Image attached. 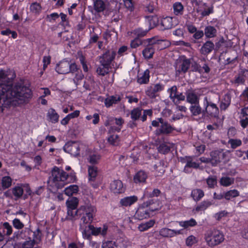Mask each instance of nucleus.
<instances>
[{
	"label": "nucleus",
	"instance_id": "7",
	"mask_svg": "<svg viewBox=\"0 0 248 248\" xmlns=\"http://www.w3.org/2000/svg\"><path fill=\"white\" fill-rule=\"evenodd\" d=\"M78 70V66L75 62L71 63L70 61L65 59L57 64L56 71L59 74H66L70 72L74 73Z\"/></svg>",
	"mask_w": 248,
	"mask_h": 248
},
{
	"label": "nucleus",
	"instance_id": "8",
	"mask_svg": "<svg viewBox=\"0 0 248 248\" xmlns=\"http://www.w3.org/2000/svg\"><path fill=\"white\" fill-rule=\"evenodd\" d=\"M108 225L107 224L103 225L102 227H94V225L90 224L88 225L86 229V233L90 235L89 238L85 237L84 236H82L84 239L91 240L92 239V235L98 236L101 235L103 237L106 236L107 235L108 230Z\"/></svg>",
	"mask_w": 248,
	"mask_h": 248
},
{
	"label": "nucleus",
	"instance_id": "4",
	"mask_svg": "<svg viewBox=\"0 0 248 248\" xmlns=\"http://www.w3.org/2000/svg\"><path fill=\"white\" fill-rule=\"evenodd\" d=\"M151 124L153 127L156 128L155 133L157 136L173 135H175L174 132L180 131L169 123L167 120L162 117L156 118L155 120L152 121Z\"/></svg>",
	"mask_w": 248,
	"mask_h": 248
},
{
	"label": "nucleus",
	"instance_id": "35",
	"mask_svg": "<svg viewBox=\"0 0 248 248\" xmlns=\"http://www.w3.org/2000/svg\"><path fill=\"white\" fill-rule=\"evenodd\" d=\"M189 109L193 116H198L202 113L203 114V109L200 105V102L191 105Z\"/></svg>",
	"mask_w": 248,
	"mask_h": 248
},
{
	"label": "nucleus",
	"instance_id": "47",
	"mask_svg": "<svg viewBox=\"0 0 248 248\" xmlns=\"http://www.w3.org/2000/svg\"><path fill=\"white\" fill-rule=\"evenodd\" d=\"M234 182V179L228 176L222 177L220 179V184L223 186H229L233 184Z\"/></svg>",
	"mask_w": 248,
	"mask_h": 248
},
{
	"label": "nucleus",
	"instance_id": "24",
	"mask_svg": "<svg viewBox=\"0 0 248 248\" xmlns=\"http://www.w3.org/2000/svg\"><path fill=\"white\" fill-rule=\"evenodd\" d=\"M173 147V144L170 142H163L157 147L158 151L162 154H168Z\"/></svg>",
	"mask_w": 248,
	"mask_h": 248
},
{
	"label": "nucleus",
	"instance_id": "20",
	"mask_svg": "<svg viewBox=\"0 0 248 248\" xmlns=\"http://www.w3.org/2000/svg\"><path fill=\"white\" fill-rule=\"evenodd\" d=\"M110 189L114 193L121 194L125 191V187L121 180H117L112 181L110 186Z\"/></svg>",
	"mask_w": 248,
	"mask_h": 248
},
{
	"label": "nucleus",
	"instance_id": "61",
	"mask_svg": "<svg viewBox=\"0 0 248 248\" xmlns=\"http://www.w3.org/2000/svg\"><path fill=\"white\" fill-rule=\"evenodd\" d=\"M147 31L144 30L141 28H138L132 31V33L135 35L136 37L140 38V37L145 36L146 35Z\"/></svg>",
	"mask_w": 248,
	"mask_h": 248
},
{
	"label": "nucleus",
	"instance_id": "40",
	"mask_svg": "<svg viewBox=\"0 0 248 248\" xmlns=\"http://www.w3.org/2000/svg\"><path fill=\"white\" fill-rule=\"evenodd\" d=\"M110 67L107 64L100 63V65L96 69V72L100 76H105L109 73Z\"/></svg>",
	"mask_w": 248,
	"mask_h": 248
},
{
	"label": "nucleus",
	"instance_id": "1",
	"mask_svg": "<svg viewBox=\"0 0 248 248\" xmlns=\"http://www.w3.org/2000/svg\"><path fill=\"white\" fill-rule=\"evenodd\" d=\"M7 71L0 70V109L2 107H9L14 99L19 100L23 103H28L32 98V92L31 89V84H25L21 80L13 83L16 77L14 73L11 78H8ZM3 111V108H1Z\"/></svg>",
	"mask_w": 248,
	"mask_h": 248
},
{
	"label": "nucleus",
	"instance_id": "11",
	"mask_svg": "<svg viewBox=\"0 0 248 248\" xmlns=\"http://www.w3.org/2000/svg\"><path fill=\"white\" fill-rule=\"evenodd\" d=\"M193 156H186L184 157L181 158V162L182 163H186L183 170L185 173H191L192 171L191 168L197 169L199 168V163L193 161Z\"/></svg>",
	"mask_w": 248,
	"mask_h": 248
},
{
	"label": "nucleus",
	"instance_id": "63",
	"mask_svg": "<svg viewBox=\"0 0 248 248\" xmlns=\"http://www.w3.org/2000/svg\"><path fill=\"white\" fill-rule=\"evenodd\" d=\"M59 16L61 17V22L60 23V25L64 27L70 26L69 22L67 18V15L63 13H61L59 15Z\"/></svg>",
	"mask_w": 248,
	"mask_h": 248
},
{
	"label": "nucleus",
	"instance_id": "3",
	"mask_svg": "<svg viewBox=\"0 0 248 248\" xmlns=\"http://www.w3.org/2000/svg\"><path fill=\"white\" fill-rule=\"evenodd\" d=\"M96 213V207L91 204L80 206L77 209L78 217L79 219V230L82 233V236L89 238L90 234L86 232L88 225L93 222Z\"/></svg>",
	"mask_w": 248,
	"mask_h": 248
},
{
	"label": "nucleus",
	"instance_id": "41",
	"mask_svg": "<svg viewBox=\"0 0 248 248\" xmlns=\"http://www.w3.org/2000/svg\"><path fill=\"white\" fill-rule=\"evenodd\" d=\"M155 47H157L160 50L164 49L169 47L170 43L167 40H156L155 39Z\"/></svg>",
	"mask_w": 248,
	"mask_h": 248
},
{
	"label": "nucleus",
	"instance_id": "44",
	"mask_svg": "<svg viewBox=\"0 0 248 248\" xmlns=\"http://www.w3.org/2000/svg\"><path fill=\"white\" fill-rule=\"evenodd\" d=\"M146 39H141L138 37H135L130 42V46L132 48H136L140 46H145Z\"/></svg>",
	"mask_w": 248,
	"mask_h": 248
},
{
	"label": "nucleus",
	"instance_id": "43",
	"mask_svg": "<svg viewBox=\"0 0 248 248\" xmlns=\"http://www.w3.org/2000/svg\"><path fill=\"white\" fill-rule=\"evenodd\" d=\"M78 191V187L77 185H72L66 187L64 190V194L68 196H71L77 194Z\"/></svg>",
	"mask_w": 248,
	"mask_h": 248
},
{
	"label": "nucleus",
	"instance_id": "36",
	"mask_svg": "<svg viewBox=\"0 0 248 248\" xmlns=\"http://www.w3.org/2000/svg\"><path fill=\"white\" fill-rule=\"evenodd\" d=\"M204 196L203 191L200 188L194 189L191 193V196L196 202H198Z\"/></svg>",
	"mask_w": 248,
	"mask_h": 248
},
{
	"label": "nucleus",
	"instance_id": "48",
	"mask_svg": "<svg viewBox=\"0 0 248 248\" xmlns=\"http://www.w3.org/2000/svg\"><path fill=\"white\" fill-rule=\"evenodd\" d=\"M239 192L236 189H232L226 191L224 193V198L226 200H230L231 198H236L239 196Z\"/></svg>",
	"mask_w": 248,
	"mask_h": 248
},
{
	"label": "nucleus",
	"instance_id": "28",
	"mask_svg": "<svg viewBox=\"0 0 248 248\" xmlns=\"http://www.w3.org/2000/svg\"><path fill=\"white\" fill-rule=\"evenodd\" d=\"M144 202H147L148 205H147V207L150 214L154 211L158 210L160 208L158 201L155 199H150Z\"/></svg>",
	"mask_w": 248,
	"mask_h": 248
},
{
	"label": "nucleus",
	"instance_id": "59",
	"mask_svg": "<svg viewBox=\"0 0 248 248\" xmlns=\"http://www.w3.org/2000/svg\"><path fill=\"white\" fill-rule=\"evenodd\" d=\"M245 82V78L242 75L235 76L233 80L232 81V83L235 84L236 86L244 84Z\"/></svg>",
	"mask_w": 248,
	"mask_h": 248
},
{
	"label": "nucleus",
	"instance_id": "6",
	"mask_svg": "<svg viewBox=\"0 0 248 248\" xmlns=\"http://www.w3.org/2000/svg\"><path fill=\"white\" fill-rule=\"evenodd\" d=\"M203 115L211 118H217L219 116V108L217 105L213 103L211 99L207 96L203 98Z\"/></svg>",
	"mask_w": 248,
	"mask_h": 248
},
{
	"label": "nucleus",
	"instance_id": "54",
	"mask_svg": "<svg viewBox=\"0 0 248 248\" xmlns=\"http://www.w3.org/2000/svg\"><path fill=\"white\" fill-rule=\"evenodd\" d=\"M206 181L209 188H214L217 185V179L216 176H209Z\"/></svg>",
	"mask_w": 248,
	"mask_h": 248
},
{
	"label": "nucleus",
	"instance_id": "45",
	"mask_svg": "<svg viewBox=\"0 0 248 248\" xmlns=\"http://www.w3.org/2000/svg\"><path fill=\"white\" fill-rule=\"evenodd\" d=\"M155 224V220L154 219H150L145 223L140 224L138 228L140 232H144L153 227Z\"/></svg>",
	"mask_w": 248,
	"mask_h": 248
},
{
	"label": "nucleus",
	"instance_id": "2",
	"mask_svg": "<svg viewBox=\"0 0 248 248\" xmlns=\"http://www.w3.org/2000/svg\"><path fill=\"white\" fill-rule=\"evenodd\" d=\"M65 170H71V171L67 173L57 166H54L52 169L47 181L48 188L52 192H55L68 183L76 182L77 180L76 173L73 170H71V167L66 166Z\"/></svg>",
	"mask_w": 248,
	"mask_h": 248
},
{
	"label": "nucleus",
	"instance_id": "62",
	"mask_svg": "<svg viewBox=\"0 0 248 248\" xmlns=\"http://www.w3.org/2000/svg\"><path fill=\"white\" fill-rule=\"evenodd\" d=\"M102 248H119V247L116 242L107 241L103 243Z\"/></svg>",
	"mask_w": 248,
	"mask_h": 248
},
{
	"label": "nucleus",
	"instance_id": "53",
	"mask_svg": "<svg viewBox=\"0 0 248 248\" xmlns=\"http://www.w3.org/2000/svg\"><path fill=\"white\" fill-rule=\"evenodd\" d=\"M2 229L3 233L7 236H9L13 232L12 227L8 222H5L3 223Z\"/></svg>",
	"mask_w": 248,
	"mask_h": 248
},
{
	"label": "nucleus",
	"instance_id": "5",
	"mask_svg": "<svg viewBox=\"0 0 248 248\" xmlns=\"http://www.w3.org/2000/svg\"><path fill=\"white\" fill-rule=\"evenodd\" d=\"M204 239L209 247L214 248L222 243L225 238L222 231L215 228H211L205 232Z\"/></svg>",
	"mask_w": 248,
	"mask_h": 248
},
{
	"label": "nucleus",
	"instance_id": "13",
	"mask_svg": "<svg viewBox=\"0 0 248 248\" xmlns=\"http://www.w3.org/2000/svg\"><path fill=\"white\" fill-rule=\"evenodd\" d=\"M147 202H143L138 208L135 216L139 220L146 219L150 217L151 214L147 207Z\"/></svg>",
	"mask_w": 248,
	"mask_h": 248
},
{
	"label": "nucleus",
	"instance_id": "17",
	"mask_svg": "<svg viewBox=\"0 0 248 248\" xmlns=\"http://www.w3.org/2000/svg\"><path fill=\"white\" fill-rule=\"evenodd\" d=\"M25 234L27 235V239H31L35 243H38L41 240V231L39 228L34 232L30 229H26Z\"/></svg>",
	"mask_w": 248,
	"mask_h": 248
},
{
	"label": "nucleus",
	"instance_id": "49",
	"mask_svg": "<svg viewBox=\"0 0 248 248\" xmlns=\"http://www.w3.org/2000/svg\"><path fill=\"white\" fill-rule=\"evenodd\" d=\"M78 201L76 197H72L70 200L66 201V205L67 209H78Z\"/></svg>",
	"mask_w": 248,
	"mask_h": 248
},
{
	"label": "nucleus",
	"instance_id": "58",
	"mask_svg": "<svg viewBox=\"0 0 248 248\" xmlns=\"http://www.w3.org/2000/svg\"><path fill=\"white\" fill-rule=\"evenodd\" d=\"M75 72L77 73H76L75 76L73 78V81L76 85H78L80 84V81L83 78L84 75L82 74L81 70H79L78 67L77 71Z\"/></svg>",
	"mask_w": 248,
	"mask_h": 248
},
{
	"label": "nucleus",
	"instance_id": "16",
	"mask_svg": "<svg viewBox=\"0 0 248 248\" xmlns=\"http://www.w3.org/2000/svg\"><path fill=\"white\" fill-rule=\"evenodd\" d=\"M116 53L110 50H107L99 57L100 63L107 64L110 66L111 63L115 58Z\"/></svg>",
	"mask_w": 248,
	"mask_h": 248
},
{
	"label": "nucleus",
	"instance_id": "21",
	"mask_svg": "<svg viewBox=\"0 0 248 248\" xmlns=\"http://www.w3.org/2000/svg\"><path fill=\"white\" fill-rule=\"evenodd\" d=\"M138 201L137 196L133 195L124 197L120 200V204L122 206H130L135 203Z\"/></svg>",
	"mask_w": 248,
	"mask_h": 248
},
{
	"label": "nucleus",
	"instance_id": "26",
	"mask_svg": "<svg viewBox=\"0 0 248 248\" xmlns=\"http://www.w3.org/2000/svg\"><path fill=\"white\" fill-rule=\"evenodd\" d=\"M186 101L191 105L200 102V98L196 93L193 90H188L186 93Z\"/></svg>",
	"mask_w": 248,
	"mask_h": 248
},
{
	"label": "nucleus",
	"instance_id": "57",
	"mask_svg": "<svg viewBox=\"0 0 248 248\" xmlns=\"http://www.w3.org/2000/svg\"><path fill=\"white\" fill-rule=\"evenodd\" d=\"M75 209H67V216L66 217V219L74 221L76 220V217H78V214H77V210Z\"/></svg>",
	"mask_w": 248,
	"mask_h": 248
},
{
	"label": "nucleus",
	"instance_id": "23",
	"mask_svg": "<svg viewBox=\"0 0 248 248\" xmlns=\"http://www.w3.org/2000/svg\"><path fill=\"white\" fill-rule=\"evenodd\" d=\"M222 154L218 151H214L210 153V163L214 166H217L221 161Z\"/></svg>",
	"mask_w": 248,
	"mask_h": 248
},
{
	"label": "nucleus",
	"instance_id": "33",
	"mask_svg": "<svg viewBox=\"0 0 248 248\" xmlns=\"http://www.w3.org/2000/svg\"><path fill=\"white\" fill-rule=\"evenodd\" d=\"M93 9L96 13L103 12L106 9V4L103 0H93Z\"/></svg>",
	"mask_w": 248,
	"mask_h": 248
},
{
	"label": "nucleus",
	"instance_id": "14",
	"mask_svg": "<svg viewBox=\"0 0 248 248\" xmlns=\"http://www.w3.org/2000/svg\"><path fill=\"white\" fill-rule=\"evenodd\" d=\"M89 182L94 188H97L99 186V184L95 182L98 174L97 167L94 166H89L88 168Z\"/></svg>",
	"mask_w": 248,
	"mask_h": 248
},
{
	"label": "nucleus",
	"instance_id": "34",
	"mask_svg": "<svg viewBox=\"0 0 248 248\" xmlns=\"http://www.w3.org/2000/svg\"><path fill=\"white\" fill-rule=\"evenodd\" d=\"M161 193V191L158 188H155L152 191H149L147 188H146L143 192L142 199L152 198L154 197H158Z\"/></svg>",
	"mask_w": 248,
	"mask_h": 248
},
{
	"label": "nucleus",
	"instance_id": "60",
	"mask_svg": "<svg viewBox=\"0 0 248 248\" xmlns=\"http://www.w3.org/2000/svg\"><path fill=\"white\" fill-rule=\"evenodd\" d=\"M198 239L197 237L193 235H190L188 236L186 240V244L188 247H191L193 245L198 242Z\"/></svg>",
	"mask_w": 248,
	"mask_h": 248
},
{
	"label": "nucleus",
	"instance_id": "22",
	"mask_svg": "<svg viewBox=\"0 0 248 248\" xmlns=\"http://www.w3.org/2000/svg\"><path fill=\"white\" fill-rule=\"evenodd\" d=\"M150 71L146 69L143 73L138 74L137 81L140 84H146L148 83L150 79Z\"/></svg>",
	"mask_w": 248,
	"mask_h": 248
},
{
	"label": "nucleus",
	"instance_id": "29",
	"mask_svg": "<svg viewBox=\"0 0 248 248\" xmlns=\"http://www.w3.org/2000/svg\"><path fill=\"white\" fill-rule=\"evenodd\" d=\"M212 204V202L208 200H204L199 203L195 207L194 210L196 212H199L200 211H204Z\"/></svg>",
	"mask_w": 248,
	"mask_h": 248
},
{
	"label": "nucleus",
	"instance_id": "19",
	"mask_svg": "<svg viewBox=\"0 0 248 248\" xmlns=\"http://www.w3.org/2000/svg\"><path fill=\"white\" fill-rule=\"evenodd\" d=\"M161 25L163 30H169L171 29L177 24L175 17L166 16L161 20Z\"/></svg>",
	"mask_w": 248,
	"mask_h": 248
},
{
	"label": "nucleus",
	"instance_id": "25",
	"mask_svg": "<svg viewBox=\"0 0 248 248\" xmlns=\"http://www.w3.org/2000/svg\"><path fill=\"white\" fill-rule=\"evenodd\" d=\"M121 100L122 97L120 95L115 94L105 99L104 103L107 108H109L113 104H118Z\"/></svg>",
	"mask_w": 248,
	"mask_h": 248
},
{
	"label": "nucleus",
	"instance_id": "32",
	"mask_svg": "<svg viewBox=\"0 0 248 248\" xmlns=\"http://www.w3.org/2000/svg\"><path fill=\"white\" fill-rule=\"evenodd\" d=\"M145 18L150 29L154 28L158 25V18L156 15L147 16H145Z\"/></svg>",
	"mask_w": 248,
	"mask_h": 248
},
{
	"label": "nucleus",
	"instance_id": "56",
	"mask_svg": "<svg viewBox=\"0 0 248 248\" xmlns=\"http://www.w3.org/2000/svg\"><path fill=\"white\" fill-rule=\"evenodd\" d=\"M228 143L230 145L231 148L233 149L240 146L242 144V140L238 139H230Z\"/></svg>",
	"mask_w": 248,
	"mask_h": 248
},
{
	"label": "nucleus",
	"instance_id": "39",
	"mask_svg": "<svg viewBox=\"0 0 248 248\" xmlns=\"http://www.w3.org/2000/svg\"><path fill=\"white\" fill-rule=\"evenodd\" d=\"M142 109L140 107L134 108L131 110L130 117L132 121H136L138 120L141 116Z\"/></svg>",
	"mask_w": 248,
	"mask_h": 248
},
{
	"label": "nucleus",
	"instance_id": "30",
	"mask_svg": "<svg viewBox=\"0 0 248 248\" xmlns=\"http://www.w3.org/2000/svg\"><path fill=\"white\" fill-rule=\"evenodd\" d=\"M231 95L230 93H226L224 95L222 100L220 103V108L221 110H225L230 106L231 103Z\"/></svg>",
	"mask_w": 248,
	"mask_h": 248
},
{
	"label": "nucleus",
	"instance_id": "27",
	"mask_svg": "<svg viewBox=\"0 0 248 248\" xmlns=\"http://www.w3.org/2000/svg\"><path fill=\"white\" fill-rule=\"evenodd\" d=\"M214 44L211 41H207L203 44L201 48V53L206 55L211 53L214 48Z\"/></svg>",
	"mask_w": 248,
	"mask_h": 248
},
{
	"label": "nucleus",
	"instance_id": "38",
	"mask_svg": "<svg viewBox=\"0 0 248 248\" xmlns=\"http://www.w3.org/2000/svg\"><path fill=\"white\" fill-rule=\"evenodd\" d=\"M217 31L216 29L212 26H207L204 29L205 36L207 38H211L215 37L217 35Z\"/></svg>",
	"mask_w": 248,
	"mask_h": 248
},
{
	"label": "nucleus",
	"instance_id": "52",
	"mask_svg": "<svg viewBox=\"0 0 248 248\" xmlns=\"http://www.w3.org/2000/svg\"><path fill=\"white\" fill-rule=\"evenodd\" d=\"M12 183V178L9 176H5L1 179V186L3 189H6L9 188Z\"/></svg>",
	"mask_w": 248,
	"mask_h": 248
},
{
	"label": "nucleus",
	"instance_id": "15",
	"mask_svg": "<svg viewBox=\"0 0 248 248\" xmlns=\"http://www.w3.org/2000/svg\"><path fill=\"white\" fill-rule=\"evenodd\" d=\"M148 177V173L142 170L137 171L133 176V182L139 185H143L146 183Z\"/></svg>",
	"mask_w": 248,
	"mask_h": 248
},
{
	"label": "nucleus",
	"instance_id": "46",
	"mask_svg": "<svg viewBox=\"0 0 248 248\" xmlns=\"http://www.w3.org/2000/svg\"><path fill=\"white\" fill-rule=\"evenodd\" d=\"M47 114L48 118L51 122L55 124L58 122L59 115L54 108H50Z\"/></svg>",
	"mask_w": 248,
	"mask_h": 248
},
{
	"label": "nucleus",
	"instance_id": "37",
	"mask_svg": "<svg viewBox=\"0 0 248 248\" xmlns=\"http://www.w3.org/2000/svg\"><path fill=\"white\" fill-rule=\"evenodd\" d=\"M173 12L175 16H182L184 13V6L180 2H175L173 4Z\"/></svg>",
	"mask_w": 248,
	"mask_h": 248
},
{
	"label": "nucleus",
	"instance_id": "10",
	"mask_svg": "<svg viewBox=\"0 0 248 248\" xmlns=\"http://www.w3.org/2000/svg\"><path fill=\"white\" fill-rule=\"evenodd\" d=\"M145 48L142 50L143 56L145 59L149 60L153 58L155 52V38H151L146 39Z\"/></svg>",
	"mask_w": 248,
	"mask_h": 248
},
{
	"label": "nucleus",
	"instance_id": "42",
	"mask_svg": "<svg viewBox=\"0 0 248 248\" xmlns=\"http://www.w3.org/2000/svg\"><path fill=\"white\" fill-rule=\"evenodd\" d=\"M178 222L180 226L184 227L185 229H187L189 227H194L197 224L196 220L193 218L188 220L181 221Z\"/></svg>",
	"mask_w": 248,
	"mask_h": 248
},
{
	"label": "nucleus",
	"instance_id": "18",
	"mask_svg": "<svg viewBox=\"0 0 248 248\" xmlns=\"http://www.w3.org/2000/svg\"><path fill=\"white\" fill-rule=\"evenodd\" d=\"M182 229L179 230H172L168 228H163L159 232L160 235L163 237H173L182 233Z\"/></svg>",
	"mask_w": 248,
	"mask_h": 248
},
{
	"label": "nucleus",
	"instance_id": "12",
	"mask_svg": "<svg viewBox=\"0 0 248 248\" xmlns=\"http://www.w3.org/2000/svg\"><path fill=\"white\" fill-rule=\"evenodd\" d=\"M165 89V85L161 83H158L147 87L145 93L151 98H155L158 94V93L163 91Z\"/></svg>",
	"mask_w": 248,
	"mask_h": 248
},
{
	"label": "nucleus",
	"instance_id": "64",
	"mask_svg": "<svg viewBox=\"0 0 248 248\" xmlns=\"http://www.w3.org/2000/svg\"><path fill=\"white\" fill-rule=\"evenodd\" d=\"M100 159V156L98 155L93 154L90 155L88 158V161L92 165H96L98 164V161Z\"/></svg>",
	"mask_w": 248,
	"mask_h": 248
},
{
	"label": "nucleus",
	"instance_id": "50",
	"mask_svg": "<svg viewBox=\"0 0 248 248\" xmlns=\"http://www.w3.org/2000/svg\"><path fill=\"white\" fill-rule=\"evenodd\" d=\"M31 12L36 15H39L42 11L41 4L37 2H32L30 7Z\"/></svg>",
	"mask_w": 248,
	"mask_h": 248
},
{
	"label": "nucleus",
	"instance_id": "31",
	"mask_svg": "<svg viewBox=\"0 0 248 248\" xmlns=\"http://www.w3.org/2000/svg\"><path fill=\"white\" fill-rule=\"evenodd\" d=\"M23 186L25 187V185H17L12 189V194L16 200H18L22 198L24 192Z\"/></svg>",
	"mask_w": 248,
	"mask_h": 248
},
{
	"label": "nucleus",
	"instance_id": "55",
	"mask_svg": "<svg viewBox=\"0 0 248 248\" xmlns=\"http://www.w3.org/2000/svg\"><path fill=\"white\" fill-rule=\"evenodd\" d=\"M108 143L113 146H117L119 144L120 138L118 135H110L108 138Z\"/></svg>",
	"mask_w": 248,
	"mask_h": 248
},
{
	"label": "nucleus",
	"instance_id": "51",
	"mask_svg": "<svg viewBox=\"0 0 248 248\" xmlns=\"http://www.w3.org/2000/svg\"><path fill=\"white\" fill-rule=\"evenodd\" d=\"M165 161L162 159L156 162L154 165V170L160 173V174H163L165 172Z\"/></svg>",
	"mask_w": 248,
	"mask_h": 248
},
{
	"label": "nucleus",
	"instance_id": "9",
	"mask_svg": "<svg viewBox=\"0 0 248 248\" xmlns=\"http://www.w3.org/2000/svg\"><path fill=\"white\" fill-rule=\"evenodd\" d=\"M191 62L185 56H182L177 61L175 67L176 75H180L181 74L186 73L190 68Z\"/></svg>",
	"mask_w": 248,
	"mask_h": 248
}]
</instances>
